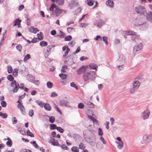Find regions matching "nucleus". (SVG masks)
<instances>
[{"label": "nucleus", "instance_id": "40", "mask_svg": "<svg viewBox=\"0 0 152 152\" xmlns=\"http://www.w3.org/2000/svg\"><path fill=\"white\" fill-rule=\"evenodd\" d=\"M7 69L8 72L9 73H11L12 72V68L10 66H8Z\"/></svg>", "mask_w": 152, "mask_h": 152}, {"label": "nucleus", "instance_id": "41", "mask_svg": "<svg viewBox=\"0 0 152 152\" xmlns=\"http://www.w3.org/2000/svg\"><path fill=\"white\" fill-rule=\"evenodd\" d=\"M50 129L51 130L57 129V127L56 126L55 124H51L50 126Z\"/></svg>", "mask_w": 152, "mask_h": 152}, {"label": "nucleus", "instance_id": "38", "mask_svg": "<svg viewBox=\"0 0 152 152\" xmlns=\"http://www.w3.org/2000/svg\"><path fill=\"white\" fill-rule=\"evenodd\" d=\"M0 116H1L3 118H5L7 117V115L6 113H2V112H0Z\"/></svg>", "mask_w": 152, "mask_h": 152}, {"label": "nucleus", "instance_id": "16", "mask_svg": "<svg viewBox=\"0 0 152 152\" xmlns=\"http://www.w3.org/2000/svg\"><path fill=\"white\" fill-rule=\"evenodd\" d=\"M147 19L150 22L152 23V12H148L146 15Z\"/></svg>", "mask_w": 152, "mask_h": 152}, {"label": "nucleus", "instance_id": "6", "mask_svg": "<svg viewBox=\"0 0 152 152\" xmlns=\"http://www.w3.org/2000/svg\"><path fill=\"white\" fill-rule=\"evenodd\" d=\"M135 11L137 13L144 15L147 13V10L144 6L137 5L134 8Z\"/></svg>", "mask_w": 152, "mask_h": 152}, {"label": "nucleus", "instance_id": "53", "mask_svg": "<svg viewBox=\"0 0 152 152\" xmlns=\"http://www.w3.org/2000/svg\"><path fill=\"white\" fill-rule=\"evenodd\" d=\"M22 113L24 115H25L26 114V112L25 111V110L24 107L23 108H22L19 109Z\"/></svg>", "mask_w": 152, "mask_h": 152}, {"label": "nucleus", "instance_id": "27", "mask_svg": "<svg viewBox=\"0 0 152 152\" xmlns=\"http://www.w3.org/2000/svg\"><path fill=\"white\" fill-rule=\"evenodd\" d=\"M37 36L39 40H41L43 39V34L42 32H40L39 34H38Z\"/></svg>", "mask_w": 152, "mask_h": 152}, {"label": "nucleus", "instance_id": "8", "mask_svg": "<svg viewBox=\"0 0 152 152\" xmlns=\"http://www.w3.org/2000/svg\"><path fill=\"white\" fill-rule=\"evenodd\" d=\"M126 59L125 56L123 54H120L117 60V62L118 64H125Z\"/></svg>", "mask_w": 152, "mask_h": 152}, {"label": "nucleus", "instance_id": "60", "mask_svg": "<svg viewBox=\"0 0 152 152\" xmlns=\"http://www.w3.org/2000/svg\"><path fill=\"white\" fill-rule=\"evenodd\" d=\"M75 44V42L73 41H72L69 42L68 44V45L69 46H71V47H73L74 46Z\"/></svg>", "mask_w": 152, "mask_h": 152}, {"label": "nucleus", "instance_id": "3", "mask_svg": "<svg viewBox=\"0 0 152 152\" xmlns=\"http://www.w3.org/2000/svg\"><path fill=\"white\" fill-rule=\"evenodd\" d=\"M11 86L12 89L10 88L8 89L9 91L11 94H14L15 93L17 92L19 88L20 85L18 83L14 80L11 83Z\"/></svg>", "mask_w": 152, "mask_h": 152}, {"label": "nucleus", "instance_id": "14", "mask_svg": "<svg viewBox=\"0 0 152 152\" xmlns=\"http://www.w3.org/2000/svg\"><path fill=\"white\" fill-rule=\"evenodd\" d=\"M69 6L71 8H73L75 7H78V4L76 1H71L69 4Z\"/></svg>", "mask_w": 152, "mask_h": 152}, {"label": "nucleus", "instance_id": "50", "mask_svg": "<svg viewBox=\"0 0 152 152\" xmlns=\"http://www.w3.org/2000/svg\"><path fill=\"white\" fill-rule=\"evenodd\" d=\"M7 146L9 147H11L12 145V140L8 141L6 142Z\"/></svg>", "mask_w": 152, "mask_h": 152}, {"label": "nucleus", "instance_id": "47", "mask_svg": "<svg viewBox=\"0 0 152 152\" xmlns=\"http://www.w3.org/2000/svg\"><path fill=\"white\" fill-rule=\"evenodd\" d=\"M12 124H15L17 122V120L15 117H12Z\"/></svg>", "mask_w": 152, "mask_h": 152}, {"label": "nucleus", "instance_id": "45", "mask_svg": "<svg viewBox=\"0 0 152 152\" xmlns=\"http://www.w3.org/2000/svg\"><path fill=\"white\" fill-rule=\"evenodd\" d=\"M70 51V49H67V50H66V51L64 53V54L63 56V57L64 58H65L67 56V54Z\"/></svg>", "mask_w": 152, "mask_h": 152}, {"label": "nucleus", "instance_id": "10", "mask_svg": "<svg viewBox=\"0 0 152 152\" xmlns=\"http://www.w3.org/2000/svg\"><path fill=\"white\" fill-rule=\"evenodd\" d=\"M87 66H83L77 71V74L80 75L84 73L86 71Z\"/></svg>", "mask_w": 152, "mask_h": 152}, {"label": "nucleus", "instance_id": "44", "mask_svg": "<svg viewBox=\"0 0 152 152\" xmlns=\"http://www.w3.org/2000/svg\"><path fill=\"white\" fill-rule=\"evenodd\" d=\"M55 120V118L54 117L51 116L50 117L49 119V121L51 123L54 122Z\"/></svg>", "mask_w": 152, "mask_h": 152}, {"label": "nucleus", "instance_id": "37", "mask_svg": "<svg viewBox=\"0 0 152 152\" xmlns=\"http://www.w3.org/2000/svg\"><path fill=\"white\" fill-rule=\"evenodd\" d=\"M36 102L39 105L41 106L42 107H43L44 103L42 102H40L38 100L36 101Z\"/></svg>", "mask_w": 152, "mask_h": 152}, {"label": "nucleus", "instance_id": "18", "mask_svg": "<svg viewBox=\"0 0 152 152\" xmlns=\"http://www.w3.org/2000/svg\"><path fill=\"white\" fill-rule=\"evenodd\" d=\"M106 4L110 7L113 8L114 7V3L112 1L108 0L106 2Z\"/></svg>", "mask_w": 152, "mask_h": 152}, {"label": "nucleus", "instance_id": "36", "mask_svg": "<svg viewBox=\"0 0 152 152\" xmlns=\"http://www.w3.org/2000/svg\"><path fill=\"white\" fill-rule=\"evenodd\" d=\"M47 86L48 88H51L53 87V85L52 83L50 82L49 81L47 83Z\"/></svg>", "mask_w": 152, "mask_h": 152}, {"label": "nucleus", "instance_id": "15", "mask_svg": "<svg viewBox=\"0 0 152 152\" xmlns=\"http://www.w3.org/2000/svg\"><path fill=\"white\" fill-rule=\"evenodd\" d=\"M84 103L86 105L90 108L94 109L95 108V105L92 102L89 101H86L84 102Z\"/></svg>", "mask_w": 152, "mask_h": 152}, {"label": "nucleus", "instance_id": "42", "mask_svg": "<svg viewBox=\"0 0 152 152\" xmlns=\"http://www.w3.org/2000/svg\"><path fill=\"white\" fill-rule=\"evenodd\" d=\"M98 134L99 135V136H102L103 134V132L101 128H99L98 129Z\"/></svg>", "mask_w": 152, "mask_h": 152}, {"label": "nucleus", "instance_id": "43", "mask_svg": "<svg viewBox=\"0 0 152 152\" xmlns=\"http://www.w3.org/2000/svg\"><path fill=\"white\" fill-rule=\"evenodd\" d=\"M29 115L30 117H32L34 114V111L32 109L28 111Z\"/></svg>", "mask_w": 152, "mask_h": 152}, {"label": "nucleus", "instance_id": "2", "mask_svg": "<svg viewBox=\"0 0 152 152\" xmlns=\"http://www.w3.org/2000/svg\"><path fill=\"white\" fill-rule=\"evenodd\" d=\"M96 138L95 135L92 132H91L89 136L85 137L86 141L90 145L94 146L96 144Z\"/></svg>", "mask_w": 152, "mask_h": 152}, {"label": "nucleus", "instance_id": "20", "mask_svg": "<svg viewBox=\"0 0 152 152\" xmlns=\"http://www.w3.org/2000/svg\"><path fill=\"white\" fill-rule=\"evenodd\" d=\"M115 143L117 145L118 148L119 149H121L123 147L124 143L123 141L121 142H116Z\"/></svg>", "mask_w": 152, "mask_h": 152}, {"label": "nucleus", "instance_id": "4", "mask_svg": "<svg viewBox=\"0 0 152 152\" xmlns=\"http://www.w3.org/2000/svg\"><path fill=\"white\" fill-rule=\"evenodd\" d=\"M143 45L142 43H140L137 45H135L133 48V55L134 56L140 53L142 50Z\"/></svg>", "mask_w": 152, "mask_h": 152}, {"label": "nucleus", "instance_id": "62", "mask_svg": "<svg viewBox=\"0 0 152 152\" xmlns=\"http://www.w3.org/2000/svg\"><path fill=\"white\" fill-rule=\"evenodd\" d=\"M56 7L55 5L54 4H52L51 5V7L49 9V10L51 11L53 10V9Z\"/></svg>", "mask_w": 152, "mask_h": 152}, {"label": "nucleus", "instance_id": "5", "mask_svg": "<svg viewBox=\"0 0 152 152\" xmlns=\"http://www.w3.org/2000/svg\"><path fill=\"white\" fill-rule=\"evenodd\" d=\"M140 83L138 81L134 80L133 81L132 83V87L129 90V93L131 94H133L137 90L140 86Z\"/></svg>", "mask_w": 152, "mask_h": 152}, {"label": "nucleus", "instance_id": "17", "mask_svg": "<svg viewBox=\"0 0 152 152\" xmlns=\"http://www.w3.org/2000/svg\"><path fill=\"white\" fill-rule=\"evenodd\" d=\"M122 33H123V34H125L126 35L132 36L133 34H136L135 32L131 31H123L122 32Z\"/></svg>", "mask_w": 152, "mask_h": 152}, {"label": "nucleus", "instance_id": "26", "mask_svg": "<svg viewBox=\"0 0 152 152\" xmlns=\"http://www.w3.org/2000/svg\"><path fill=\"white\" fill-rule=\"evenodd\" d=\"M64 0H57L56 4L58 5L62 6L64 5Z\"/></svg>", "mask_w": 152, "mask_h": 152}, {"label": "nucleus", "instance_id": "9", "mask_svg": "<svg viewBox=\"0 0 152 152\" xmlns=\"http://www.w3.org/2000/svg\"><path fill=\"white\" fill-rule=\"evenodd\" d=\"M150 112L148 109L145 110L141 114L144 120H145L148 118L150 114Z\"/></svg>", "mask_w": 152, "mask_h": 152}, {"label": "nucleus", "instance_id": "7", "mask_svg": "<svg viewBox=\"0 0 152 152\" xmlns=\"http://www.w3.org/2000/svg\"><path fill=\"white\" fill-rule=\"evenodd\" d=\"M142 140L143 142L145 144H147L152 141L151 137L149 135L145 134L143 135Z\"/></svg>", "mask_w": 152, "mask_h": 152}, {"label": "nucleus", "instance_id": "33", "mask_svg": "<svg viewBox=\"0 0 152 152\" xmlns=\"http://www.w3.org/2000/svg\"><path fill=\"white\" fill-rule=\"evenodd\" d=\"M40 45L41 47L47 46L48 45V43L44 41H42L40 42Z\"/></svg>", "mask_w": 152, "mask_h": 152}, {"label": "nucleus", "instance_id": "55", "mask_svg": "<svg viewBox=\"0 0 152 152\" xmlns=\"http://www.w3.org/2000/svg\"><path fill=\"white\" fill-rule=\"evenodd\" d=\"M58 94L55 92H53L50 95V96L52 97H56L58 96Z\"/></svg>", "mask_w": 152, "mask_h": 152}, {"label": "nucleus", "instance_id": "59", "mask_svg": "<svg viewBox=\"0 0 152 152\" xmlns=\"http://www.w3.org/2000/svg\"><path fill=\"white\" fill-rule=\"evenodd\" d=\"M20 20L18 19H16L14 22L13 26H16L18 24V23Z\"/></svg>", "mask_w": 152, "mask_h": 152}, {"label": "nucleus", "instance_id": "61", "mask_svg": "<svg viewBox=\"0 0 152 152\" xmlns=\"http://www.w3.org/2000/svg\"><path fill=\"white\" fill-rule=\"evenodd\" d=\"M1 106L3 107H5L7 106V103L5 101H2L1 102Z\"/></svg>", "mask_w": 152, "mask_h": 152}, {"label": "nucleus", "instance_id": "1", "mask_svg": "<svg viewBox=\"0 0 152 152\" xmlns=\"http://www.w3.org/2000/svg\"><path fill=\"white\" fill-rule=\"evenodd\" d=\"M96 76L95 71H91L84 73L83 75V78L85 81H87L89 80H93L95 79Z\"/></svg>", "mask_w": 152, "mask_h": 152}, {"label": "nucleus", "instance_id": "49", "mask_svg": "<svg viewBox=\"0 0 152 152\" xmlns=\"http://www.w3.org/2000/svg\"><path fill=\"white\" fill-rule=\"evenodd\" d=\"M56 129L61 133H63L64 131V129L60 127H58Z\"/></svg>", "mask_w": 152, "mask_h": 152}, {"label": "nucleus", "instance_id": "19", "mask_svg": "<svg viewBox=\"0 0 152 152\" xmlns=\"http://www.w3.org/2000/svg\"><path fill=\"white\" fill-rule=\"evenodd\" d=\"M60 104L62 106H69V102L65 100H61L60 102Z\"/></svg>", "mask_w": 152, "mask_h": 152}, {"label": "nucleus", "instance_id": "56", "mask_svg": "<svg viewBox=\"0 0 152 152\" xmlns=\"http://www.w3.org/2000/svg\"><path fill=\"white\" fill-rule=\"evenodd\" d=\"M31 143L32 144L33 146L35 148H37L38 147V145L36 143V142L35 141H33L32 142H31Z\"/></svg>", "mask_w": 152, "mask_h": 152}, {"label": "nucleus", "instance_id": "32", "mask_svg": "<svg viewBox=\"0 0 152 152\" xmlns=\"http://www.w3.org/2000/svg\"><path fill=\"white\" fill-rule=\"evenodd\" d=\"M71 150L72 152H79V149L76 147L74 146L72 147Z\"/></svg>", "mask_w": 152, "mask_h": 152}, {"label": "nucleus", "instance_id": "46", "mask_svg": "<svg viewBox=\"0 0 152 152\" xmlns=\"http://www.w3.org/2000/svg\"><path fill=\"white\" fill-rule=\"evenodd\" d=\"M8 80L10 81H12L14 80V77L12 75H9L7 77Z\"/></svg>", "mask_w": 152, "mask_h": 152}, {"label": "nucleus", "instance_id": "58", "mask_svg": "<svg viewBox=\"0 0 152 152\" xmlns=\"http://www.w3.org/2000/svg\"><path fill=\"white\" fill-rule=\"evenodd\" d=\"M99 39L101 40H102V37L99 35H97L96 37L94 39V40L96 41H98Z\"/></svg>", "mask_w": 152, "mask_h": 152}, {"label": "nucleus", "instance_id": "28", "mask_svg": "<svg viewBox=\"0 0 152 152\" xmlns=\"http://www.w3.org/2000/svg\"><path fill=\"white\" fill-rule=\"evenodd\" d=\"M67 69V66L66 65H63L61 69V72L62 73H65L66 72V70Z\"/></svg>", "mask_w": 152, "mask_h": 152}, {"label": "nucleus", "instance_id": "23", "mask_svg": "<svg viewBox=\"0 0 152 152\" xmlns=\"http://www.w3.org/2000/svg\"><path fill=\"white\" fill-rule=\"evenodd\" d=\"M90 69H95L96 70V68L97 67V66L95 64L91 63L89 65Z\"/></svg>", "mask_w": 152, "mask_h": 152}, {"label": "nucleus", "instance_id": "63", "mask_svg": "<svg viewBox=\"0 0 152 152\" xmlns=\"http://www.w3.org/2000/svg\"><path fill=\"white\" fill-rule=\"evenodd\" d=\"M80 50V47H79L77 48V49H76V51L75 52L73 53V54H76L78 53L79 52Z\"/></svg>", "mask_w": 152, "mask_h": 152}, {"label": "nucleus", "instance_id": "12", "mask_svg": "<svg viewBox=\"0 0 152 152\" xmlns=\"http://www.w3.org/2000/svg\"><path fill=\"white\" fill-rule=\"evenodd\" d=\"M88 112L86 113L87 115L88 118L91 120L94 123V122L97 123V121L96 119L92 117L93 114L92 113L91 111V110H88Z\"/></svg>", "mask_w": 152, "mask_h": 152}, {"label": "nucleus", "instance_id": "39", "mask_svg": "<svg viewBox=\"0 0 152 152\" xmlns=\"http://www.w3.org/2000/svg\"><path fill=\"white\" fill-rule=\"evenodd\" d=\"M72 37L70 35L66 36L64 38V40L66 41H69L71 40Z\"/></svg>", "mask_w": 152, "mask_h": 152}, {"label": "nucleus", "instance_id": "34", "mask_svg": "<svg viewBox=\"0 0 152 152\" xmlns=\"http://www.w3.org/2000/svg\"><path fill=\"white\" fill-rule=\"evenodd\" d=\"M27 135L30 137H34V134L32 133L29 130H27L26 131Z\"/></svg>", "mask_w": 152, "mask_h": 152}, {"label": "nucleus", "instance_id": "31", "mask_svg": "<svg viewBox=\"0 0 152 152\" xmlns=\"http://www.w3.org/2000/svg\"><path fill=\"white\" fill-rule=\"evenodd\" d=\"M65 35V34L61 30L59 31L58 36L60 38H63L64 37Z\"/></svg>", "mask_w": 152, "mask_h": 152}, {"label": "nucleus", "instance_id": "64", "mask_svg": "<svg viewBox=\"0 0 152 152\" xmlns=\"http://www.w3.org/2000/svg\"><path fill=\"white\" fill-rule=\"evenodd\" d=\"M39 41L38 39L37 38H34L31 40L32 43H35Z\"/></svg>", "mask_w": 152, "mask_h": 152}, {"label": "nucleus", "instance_id": "51", "mask_svg": "<svg viewBox=\"0 0 152 152\" xmlns=\"http://www.w3.org/2000/svg\"><path fill=\"white\" fill-rule=\"evenodd\" d=\"M16 48L17 50H18L19 52H20L21 51L22 47L20 45H18L17 46Z\"/></svg>", "mask_w": 152, "mask_h": 152}, {"label": "nucleus", "instance_id": "35", "mask_svg": "<svg viewBox=\"0 0 152 152\" xmlns=\"http://www.w3.org/2000/svg\"><path fill=\"white\" fill-rule=\"evenodd\" d=\"M31 58V56L30 54H27L24 57L23 59V61L24 62L30 59Z\"/></svg>", "mask_w": 152, "mask_h": 152}, {"label": "nucleus", "instance_id": "22", "mask_svg": "<svg viewBox=\"0 0 152 152\" xmlns=\"http://www.w3.org/2000/svg\"><path fill=\"white\" fill-rule=\"evenodd\" d=\"M29 31L34 33H36L37 32L39 31L38 29L37 28H34V26H31L29 29Z\"/></svg>", "mask_w": 152, "mask_h": 152}, {"label": "nucleus", "instance_id": "30", "mask_svg": "<svg viewBox=\"0 0 152 152\" xmlns=\"http://www.w3.org/2000/svg\"><path fill=\"white\" fill-rule=\"evenodd\" d=\"M59 75L61 79L63 80L65 79L67 77V75L66 74L63 73L59 74Z\"/></svg>", "mask_w": 152, "mask_h": 152}, {"label": "nucleus", "instance_id": "24", "mask_svg": "<svg viewBox=\"0 0 152 152\" xmlns=\"http://www.w3.org/2000/svg\"><path fill=\"white\" fill-rule=\"evenodd\" d=\"M43 106L45 109L48 111H50L51 110V107L48 104H45Z\"/></svg>", "mask_w": 152, "mask_h": 152}, {"label": "nucleus", "instance_id": "52", "mask_svg": "<svg viewBox=\"0 0 152 152\" xmlns=\"http://www.w3.org/2000/svg\"><path fill=\"white\" fill-rule=\"evenodd\" d=\"M78 107L80 109H83L84 107V105L82 103H80L78 104Z\"/></svg>", "mask_w": 152, "mask_h": 152}, {"label": "nucleus", "instance_id": "57", "mask_svg": "<svg viewBox=\"0 0 152 152\" xmlns=\"http://www.w3.org/2000/svg\"><path fill=\"white\" fill-rule=\"evenodd\" d=\"M82 9L80 7H79L75 11V12H76V13H75L76 15H77L81 11Z\"/></svg>", "mask_w": 152, "mask_h": 152}, {"label": "nucleus", "instance_id": "11", "mask_svg": "<svg viewBox=\"0 0 152 152\" xmlns=\"http://www.w3.org/2000/svg\"><path fill=\"white\" fill-rule=\"evenodd\" d=\"M48 142L51 143L52 145L56 146H59V144L57 140H56L55 139L52 137H50L49 139Z\"/></svg>", "mask_w": 152, "mask_h": 152}, {"label": "nucleus", "instance_id": "21", "mask_svg": "<svg viewBox=\"0 0 152 152\" xmlns=\"http://www.w3.org/2000/svg\"><path fill=\"white\" fill-rule=\"evenodd\" d=\"M105 24V23L103 20H100L98 21V23L96 26L98 27H101Z\"/></svg>", "mask_w": 152, "mask_h": 152}, {"label": "nucleus", "instance_id": "48", "mask_svg": "<svg viewBox=\"0 0 152 152\" xmlns=\"http://www.w3.org/2000/svg\"><path fill=\"white\" fill-rule=\"evenodd\" d=\"M70 86L72 87L75 88L76 90L78 89L77 86L74 82H72L70 83Z\"/></svg>", "mask_w": 152, "mask_h": 152}, {"label": "nucleus", "instance_id": "29", "mask_svg": "<svg viewBox=\"0 0 152 152\" xmlns=\"http://www.w3.org/2000/svg\"><path fill=\"white\" fill-rule=\"evenodd\" d=\"M102 39L106 45H108L109 44L108 42V37L106 36H104L103 37Z\"/></svg>", "mask_w": 152, "mask_h": 152}, {"label": "nucleus", "instance_id": "54", "mask_svg": "<svg viewBox=\"0 0 152 152\" xmlns=\"http://www.w3.org/2000/svg\"><path fill=\"white\" fill-rule=\"evenodd\" d=\"M100 140L104 144H106L107 142L105 140L102 136L100 137Z\"/></svg>", "mask_w": 152, "mask_h": 152}, {"label": "nucleus", "instance_id": "13", "mask_svg": "<svg viewBox=\"0 0 152 152\" xmlns=\"http://www.w3.org/2000/svg\"><path fill=\"white\" fill-rule=\"evenodd\" d=\"M131 38L132 40L134 41L137 43L140 42L141 41L140 37L138 35H136V34H133Z\"/></svg>", "mask_w": 152, "mask_h": 152}, {"label": "nucleus", "instance_id": "25", "mask_svg": "<svg viewBox=\"0 0 152 152\" xmlns=\"http://www.w3.org/2000/svg\"><path fill=\"white\" fill-rule=\"evenodd\" d=\"M120 65H118L117 66V68L119 70H123L125 67V64H119Z\"/></svg>", "mask_w": 152, "mask_h": 152}]
</instances>
